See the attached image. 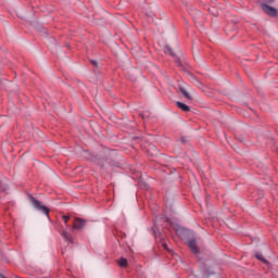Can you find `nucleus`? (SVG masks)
Wrapping results in <instances>:
<instances>
[{"instance_id": "9b49d317", "label": "nucleus", "mask_w": 278, "mask_h": 278, "mask_svg": "<svg viewBox=\"0 0 278 278\" xmlns=\"http://www.w3.org/2000/svg\"><path fill=\"white\" fill-rule=\"evenodd\" d=\"M70 219H71V217H70L68 215H64V216H63L64 223H68Z\"/></svg>"}, {"instance_id": "423d86ee", "label": "nucleus", "mask_w": 278, "mask_h": 278, "mask_svg": "<svg viewBox=\"0 0 278 278\" xmlns=\"http://www.w3.org/2000/svg\"><path fill=\"white\" fill-rule=\"evenodd\" d=\"M179 90L184 94L185 99H192V97H190V93H188V91L184 87H180Z\"/></svg>"}, {"instance_id": "f03ea898", "label": "nucleus", "mask_w": 278, "mask_h": 278, "mask_svg": "<svg viewBox=\"0 0 278 278\" xmlns=\"http://www.w3.org/2000/svg\"><path fill=\"white\" fill-rule=\"evenodd\" d=\"M262 10L265 14H268V16H277V9L269 7L268 4H262Z\"/></svg>"}, {"instance_id": "0eeeda50", "label": "nucleus", "mask_w": 278, "mask_h": 278, "mask_svg": "<svg viewBox=\"0 0 278 278\" xmlns=\"http://www.w3.org/2000/svg\"><path fill=\"white\" fill-rule=\"evenodd\" d=\"M118 265L121 266V268H127V258L125 257L119 258Z\"/></svg>"}, {"instance_id": "20e7f679", "label": "nucleus", "mask_w": 278, "mask_h": 278, "mask_svg": "<svg viewBox=\"0 0 278 278\" xmlns=\"http://www.w3.org/2000/svg\"><path fill=\"white\" fill-rule=\"evenodd\" d=\"M188 247L191 249L192 253H199V247L197 245V240L191 239L188 241Z\"/></svg>"}, {"instance_id": "39448f33", "label": "nucleus", "mask_w": 278, "mask_h": 278, "mask_svg": "<svg viewBox=\"0 0 278 278\" xmlns=\"http://www.w3.org/2000/svg\"><path fill=\"white\" fill-rule=\"evenodd\" d=\"M176 105L179 108V110H182V112H190V106L184 102H177Z\"/></svg>"}, {"instance_id": "6e6552de", "label": "nucleus", "mask_w": 278, "mask_h": 278, "mask_svg": "<svg viewBox=\"0 0 278 278\" xmlns=\"http://www.w3.org/2000/svg\"><path fill=\"white\" fill-rule=\"evenodd\" d=\"M255 257L256 260H260V262H263L264 264H268V261H266V258H264V255H262L261 253H255Z\"/></svg>"}, {"instance_id": "f257e3e1", "label": "nucleus", "mask_w": 278, "mask_h": 278, "mask_svg": "<svg viewBox=\"0 0 278 278\" xmlns=\"http://www.w3.org/2000/svg\"><path fill=\"white\" fill-rule=\"evenodd\" d=\"M29 201L33 203L35 210H37L38 212H42V214H45L49 218V207L42 205V203L33 195H29Z\"/></svg>"}, {"instance_id": "f8f14e48", "label": "nucleus", "mask_w": 278, "mask_h": 278, "mask_svg": "<svg viewBox=\"0 0 278 278\" xmlns=\"http://www.w3.org/2000/svg\"><path fill=\"white\" fill-rule=\"evenodd\" d=\"M91 64H93V66H97V61H91Z\"/></svg>"}, {"instance_id": "7ed1b4c3", "label": "nucleus", "mask_w": 278, "mask_h": 278, "mask_svg": "<svg viewBox=\"0 0 278 278\" xmlns=\"http://www.w3.org/2000/svg\"><path fill=\"white\" fill-rule=\"evenodd\" d=\"M83 227H86V220L81 218H76L73 224V229H77L78 231H81Z\"/></svg>"}, {"instance_id": "9d476101", "label": "nucleus", "mask_w": 278, "mask_h": 278, "mask_svg": "<svg viewBox=\"0 0 278 278\" xmlns=\"http://www.w3.org/2000/svg\"><path fill=\"white\" fill-rule=\"evenodd\" d=\"M164 52L167 53L168 55H175V53L173 52V49H170V47L168 46L164 47Z\"/></svg>"}, {"instance_id": "ddd939ff", "label": "nucleus", "mask_w": 278, "mask_h": 278, "mask_svg": "<svg viewBox=\"0 0 278 278\" xmlns=\"http://www.w3.org/2000/svg\"><path fill=\"white\" fill-rule=\"evenodd\" d=\"M268 3H273V0H268Z\"/></svg>"}, {"instance_id": "1a4fd4ad", "label": "nucleus", "mask_w": 278, "mask_h": 278, "mask_svg": "<svg viewBox=\"0 0 278 278\" xmlns=\"http://www.w3.org/2000/svg\"><path fill=\"white\" fill-rule=\"evenodd\" d=\"M61 236H62L63 238H65V240H67V242H73V238L68 236V232L63 231V232L61 233Z\"/></svg>"}]
</instances>
